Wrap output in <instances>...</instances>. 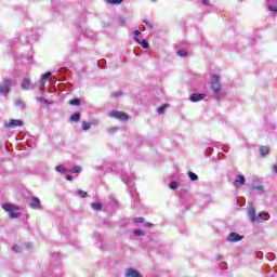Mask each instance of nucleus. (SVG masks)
<instances>
[{"label": "nucleus", "instance_id": "obj_1", "mask_svg": "<svg viewBox=\"0 0 277 277\" xmlns=\"http://www.w3.org/2000/svg\"><path fill=\"white\" fill-rule=\"evenodd\" d=\"M2 209H4L6 213H10L9 215L12 220L16 217H21V212H14V211H18L19 209L18 206L14 203H3Z\"/></svg>", "mask_w": 277, "mask_h": 277}, {"label": "nucleus", "instance_id": "obj_2", "mask_svg": "<svg viewBox=\"0 0 277 277\" xmlns=\"http://www.w3.org/2000/svg\"><path fill=\"white\" fill-rule=\"evenodd\" d=\"M110 118L115 120H120L121 122H129V114L120 110H113L108 114Z\"/></svg>", "mask_w": 277, "mask_h": 277}, {"label": "nucleus", "instance_id": "obj_3", "mask_svg": "<svg viewBox=\"0 0 277 277\" xmlns=\"http://www.w3.org/2000/svg\"><path fill=\"white\" fill-rule=\"evenodd\" d=\"M211 89L214 92V94H217L220 90H222V84L220 83V76L217 75L212 76Z\"/></svg>", "mask_w": 277, "mask_h": 277}, {"label": "nucleus", "instance_id": "obj_4", "mask_svg": "<svg viewBox=\"0 0 277 277\" xmlns=\"http://www.w3.org/2000/svg\"><path fill=\"white\" fill-rule=\"evenodd\" d=\"M12 88V80L4 79L2 84H0V92L1 94H8Z\"/></svg>", "mask_w": 277, "mask_h": 277}, {"label": "nucleus", "instance_id": "obj_5", "mask_svg": "<svg viewBox=\"0 0 277 277\" xmlns=\"http://www.w3.org/2000/svg\"><path fill=\"white\" fill-rule=\"evenodd\" d=\"M8 129H16V127H23V121L18 119H11L8 123L4 124Z\"/></svg>", "mask_w": 277, "mask_h": 277}, {"label": "nucleus", "instance_id": "obj_6", "mask_svg": "<svg viewBox=\"0 0 277 277\" xmlns=\"http://www.w3.org/2000/svg\"><path fill=\"white\" fill-rule=\"evenodd\" d=\"M241 239H243V236H240L237 233H230L227 237V241L230 243H235V241H241Z\"/></svg>", "mask_w": 277, "mask_h": 277}, {"label": "nucleus", "instance_id": "obj_7", "mask_svg": "<svg viewBox=\"0 0 277 277\" xmlns=\"http://www.w3.org/2000/svg\"><path fill=\"white\" fill-rule=\"evenodd\" d=\"M29 207L30 209H42V205H40V198L32 197Z\"/></svg>", "mask_w": 277, "mask_h": 277}, {"label": "nucleus", "instance_id": "obj_8", "mask_svg": "<svg viewBox=\"0 0 277 277\" xmlns=\"http://www.w3.org/2000/svg\"><path fill=\"white\" fill-rule=\"evenodd\" d=\"M233 185L234 187H241V185H246V177L243 175H237Z\"/></svg>", "mask_w": 277, "mask_h": 277}, {"label": "nucleus", "instance_id": "obj_9", "mask_svg": "<svg viewBox=\"0 0 277 277\" xmlns=\"http://www.w3.org/2000/svg\"><path fill=\"white\" fill-rule=\"evenodd\" d=\"M126 276L127 277H142V274H140V272L135 271V268H128L126 271Z\"/></svg>", "mask_w": 277, "mask_h": 277}, {"label": "nucleus", "instance_id": "obj_10", "mask_svg": "<svg viewBox=\"0 0 277 277\" xmlns=\"http://www.w3.org/2000/svg\"><path fill=\"white\" fill-rule=\"evenodd\" d=\"M248 215H249L251 222H256V209H254V207H251L249 209Z\"/></svg>", "mask_w": 277, "mask_h": 277}, {"label": "nucleus", "instance_id": "obj_11", "mask_svg": "<svg viewBox=\"0 0 277 277\" xmlns=\"http://www.w3.org/2000/svg\"><path fill=\"white\" fill-rule=\"evenodd\" d=\"M190 101L192 103H198V101H202V98H205V94H192L190 95Z\"/></svg>", "mask_w": 277, "mask_h": 277}, {"label": "nucleus", "instance_id": "obj_12", "mask_svg": "<svg viewBox=\"0 0 277 277\" xmlns=\"http://www.w3.org/2000/svg\"><path fill=\"white\" fill-rule=\"evenodd\" d=\"M30 85H31V81L29 80V78H24L22 81V88L24 90H29Z\"/></svg>", "mask_w": 277, "mask_h": 277}, {"label": "nucleus", "instance_id": "obj_13", "mask_svg": "<svg viewBox=\"0 0 277 277\" xmlns=\"http://www.w3.org/2000/svg\"><path fill=\"white\" fill-rule=\"evenodd\" d=\"M260 155L262 157H266V155H269V146H261L260 147Z\"/></svg>", "mask_w": 277, "mask_h": 277}, {"label": "nucleus", "instance_id": "obj_14", "mask_svg": "<svg viewBox=\"0 0 277 277\" xmlns=\"http://www.w3.org/2000/svg\"><path fill=\"white\" fill-rule=\"evenodd\" d=\"M51 71L45 72L41 78V85H45V83L49 81V78L51 77Z\"/></svg>", "mask_w": 277, "mask_h": 277}, {"label": "nucleus", "instance_id": "obj_15", "mask_svg": "<svg viewBox=\"0 0 277 277\" xmlns=\"http://www.w3.org/2000/svg\"><path fill=\"white\" fill-rule=\"evenodd\" d=\"M134 40L137 44H141V47L143 49H148V41H146V40L140 41V39H137V37H134Z\"/></svg>", "mask_w": 277, "mask_h": 277}, {"label": "nucleus", "instance_id": "obj_16", "mask_svg": "<svg viewBox=\"0 0 277 277\" xmlns=\"http://www.w3.org/2000/svg\"><path fill=\"white\" fill-rule=\"evenodd\" d=\"M70 120L72 122H79V120H81V113H75L71 117Z\"/></svg>", "mask_w": 277, "mask_h": 277}, {"label": "nucleus", "instance_id": "obj_17", "mask_svg": "<svg viewBox=\"0 0 277 277\" xmlns=\"http://www.w3.org/2000/svg\"><path fill=\"white\" fill-rule=\"evenodd\" d=\"M69 105H75L76 107H79V105H81V100L79 98L70 100Z\"/></svg>", "mask_w": 277, "mask_h": 277}, {"label": "nucleus", "instance_id": "obj_18", "mask_svg": "<svg viewBox=\"0 0 277 277\" xmlns=\"http://www.w3.org/2000/svg\"><path fill=\"white\" fill-rule=\"evenodd\" d=\"M92 209H94L95 211H101V209H103V206L98 202H93L91 205Z\"/></svg>", "mask_w": 277, "mask_h": 277}, {"label": "nucleus", "instance_id": "obj_19", "mask_svg": "<svg viewBox=\"0 0 277 277\" xmlns=\"http://www.w3.org/2000/svg\"><path fill=\"white\" fill-rule=\"evenodd\" d=\"M170 107L168 104H163L162 106L158 107V114H164L166 109Z\"/></svg>", "mask_w": 277, "mask_h": 277}, {"label": "nucleus", "instance_id": "obj_20", "mask_svg": "<svg viewBox=\"0 0 277 277\" xmlns=\"http://www.w3.org/2000/svg\"><path fill=\"white\" fill-rule=\"evenodd\" d=\"M110 5H120L123 0H106Z\"/></svg>", "mask_w": 277, "mask_h": 277}, {"label": "nucleus", "instance_id": "obj_21", "mask_svg": "<svg viewBox=\"0 0 277 277\" xmlns=\"http://www.w3.org/2000/svg\"><path fill=\"white\" fill-rule=\"evenodd\" d=\"M176 54L180 56V57H187V51L185 50H179L176 52Z\"/></svg>", "mask_w": 277, "mask_h": 277}, {"label": "nucleus", "instance_id": "obj_22", "mask_svg": "<svg viewBox=\"0 0 277 277\" xmlns=\"http://www.w3.org/2000/svg\"><path fill=\"white\" fill-rule=\"evenodd\" d=\"M134 235H136L137 237H144V235H146V233H144V230H142V229H135Z\"/></svg>", "mask_w": 277, "mask_h": 277}, {"label": "nucleus", "instance_id": "obj_23", "mask_svg": "<svg viewBox=\"0 0 277 277\" xmlns=\"http://www.w3.org/2000/svg\"><path fill=\"white\" fill-rule=\"evenodd\" d=\"M188 176H189L190 181H198V176L194 172H188Z\"/></svg>", "mask_w": 277, "mask_h": 277}, {"label": "nucleus", "instance_id": "obj_24", "mask_svg": "<svg viewBox=\"0 0 277 277\" xmlns=\"http://www.w3.org/2000/svg\"><path fill=\"white\" fill-rule=\"evenodd\" d=\"M90 127H91V123H90V122H85V121L82 122V129H83V131H89Z\"/></svg>", "mask_w": 277, "mask_h": 277}, {"label": "nucleus", "instance_id": "obj_25", "mask_svg": "<svg viewBox=\"0 0 277 277\" xmlns=\"http://www.w3.org/2000/svg\"><path fill=\"white\" fill-rule=\"evenodd\" d=\"M170 189H177L179 188V182H171L169 185Z\"/></svg>", "mask_w": 277, "mask_h": 277}, {"label": "nucleus", "instance_id": "obj_26", "mask_svg": "<svg viewBox=\"0 0 277 277\" xmlns=\"http://www.w3.org/2000/svg\"><path fill=\"white\" fill-rule=\"evenodd\" d=\"M144 222H145L144 217L134 219V224H144Z\"/></svg>", "mask_w": 277, "mask_h": 277}, {"label": "nucleus", "instance_id": "obj_27", "mask_svg": "<svg viewBox=\"0 0 277 277\" xmlns=\"http://www.w3.org/2000/svg\"><path fill=\"white\" fill-rule=\"evenodd\" d=\"M17 106L21 107V109H25V102L17 100Z\"/></svg>", "mask_w": 277, "mask_h": 277}, {"label": "nucleus", "instance_id": "obj_28", "mask_svg": "<svg viewBox=\"0 0 277 277\" xmlns=\"http://www.w3.org/2000/svg\"><path fill=\"white\" fill-rule=\"evenodd\" d=\"M56 172H66V168H64V166H57L56 167Z\"/></svg>", "mask_w": 277, "mask_h": 277}, {"label": "nucleus", "instance_id": "obj_29", "mask_svg": "<svg viewBox=\"0 0 277 277\" xmlns=\"http://www.w3.org/2000/svg\"><path fill=\"white\" fill-rule=\"evenodd\" d=\"M78 194L81 198H87L88 197V193L83 192V190H78Z\"/></svg>", "mask_w": 277, "mask_h": 277}, {"label": "nucleus", "instance_id": "obj_30", "mask_svg": "<svg viewBox=\"0 0 277 277\" xmlns=\"http://www.w3.org/2000/svg\"><path fill=\"white\" fill-rule=\"evenodd\" d=\"M121 95H122V93H120V92H118V93L114 92L110 94L111 98H118V96H121Z\"/></svg>", "mask_w": 277, "mask_h": 277}, {"label": "nucleus", "instance_id": "obj_31", "mask_svg": "<svg viewBox=\"0 0 277 277\" xmlns=\"http://www.w3.org/2000/svg\"><path fill=\"white\" fill-rule=\"evenodd\" d=\"M71 172H74V173H79V172H81V167H75V168L71 170Z\"/></svg>", "mask_w": 277, "mask_h": 277}, {"label": "nucleus", "instance_id": "obj_32", "mask_svg": "<svg viewBox=\"0 0 277 277\" xmlns=\"http://www.w3.org/2000/svg\"><path fill=\"white\" fill-rule=\"evenodd\" d=\"M143 23H145V25L149 28L153 29V24L148 21H143Z\"/></svg>", "mask_w": 277, "mask_h": 277}, {"label": "nucleus", "instance_id": "obj_33", "mask_svg": "<svg viewBox=\"0 0 277 277\" xmlns=\"http://www.w3.org/2000/svg\"><path fill=\"white\" fill-rule=\"evenodd\" d=\"M261 220H263V214L260 213L258 216H256V221L255 222H261Z\"/></svg>", "mask_w": 277, "mask_h": 277}, {"label": "nucleus", "instance_id": "obj_34", "mask_svg": "<svg viewBox=\"0 0 277 277\" xmlns=\"http://www.w3.org/2000/svg\"><path fill=\"white\" fill-rule=\"evenodd\" d=\"M268 10H269L271 12H277V8H276V6H268Z\"/></svg>", "mask_w": 277, "mask_h": 277}, {"label": "nucleus", "instance_id": "obj_35", "mask_svg": "<svg viewBox=\"0 0 277 277\" xmlns=\"http://www.w3.org/2000/svg\"><path fill=\"white\" fill-rule=\"evenodd\" d=\"M273 172H274V174H277V166L276 164L273 166Z\"/></svg>", "mask_w": 277, "mask_h": 277}, {"label": "nucleus", "instance_id": "obj_36", "mask_svg": "<svg viewBox=\"0 0 277 277\" xmlns=\"http://www.w3.org/2000/svg\"><path fill=\"white\" fill-rule=\"evenodd\" d=\"M141 35H142V32L140 30L134 31V36H141Z\"/></svg>", "mask_w": 277, "mask_h": 277}, {"label": "nucleus", "instance_id": "obj_37", "mask_svg": "<svg viewBox=\"0 0 277 277\" xmlns=\"http://www.w3.org/2000/svg\"><path fill=\"white\" fill-rule=\"evenodd\" d=\"M145 226H147V228H150V226H153V223L147 222V223H145Z\"/></svg>", "mask_w": 277, "mask_h": 277}, {"label": "nucleus", "instance_id": "obj_38", "mask_svg": "<svg viewBox=\"0 0 277 277\" xmlns=\"http://www.w3.org/2000/svg\"><path fill=\"white\" fill-rule=\"evenodd\" d=\"M223 256L222 254L216 255V261H222Z\"/></svg>", "mask_w": 277, "mask_h": 277}, {"label": "nucleus", "instance_id": "obj_39", "mask_svg": "<svg viewBox=\"0 0 277 277\" xmlns=\"http://www.w3.org/2000/svg\"><path fill=\"white\" fill-rule=\"evenodd\" d=\"M66 180H67V181H72V175H67V176H66Z\"/></svg>", "mask_w": 277, "mask_h": 277}, {"label": "nucleus", "instance_id": "obj_40", "mask_svg": "<svg viewBox=\"0 0 277 277\" xmlns=\"http://www.w3.org/2000/svg\"><path fill=\"white\" fill-rule=\"evenodd\" d=\"M203 5H209V0H203Z\"/></svg>", "mask_w": 277, "mask_h": 277}, {"label": "nucleus", "instance_id": "obj_41", "mask_svg": "<svg viewBox=\"0 0 277 277\" xmlns=\"http://www.w3.org/2000/svg\"><path fill=\"white\" fill-rule=\"evenodd\" d=\"M13 250H18V246H13Z\"/></svg>", "mask_w": 277, "mask_h": 277}]
</instances>
